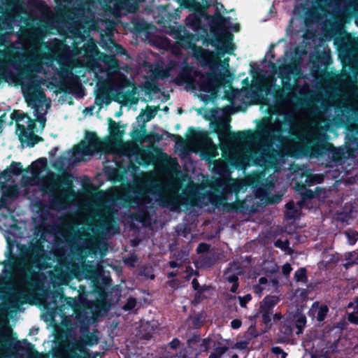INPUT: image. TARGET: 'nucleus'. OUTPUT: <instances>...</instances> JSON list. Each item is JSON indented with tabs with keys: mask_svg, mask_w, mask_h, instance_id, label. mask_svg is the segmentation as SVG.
Returning <instances> with one entry per match:
<instances>
[{
	"mask_svg": "<svg viewBox=\"0 0 358 358\" xmlns=\"http://www.w3.org/2000/svg\"><path fill=\"white\" fill-rule=\"evenodd\" d=\"M294 280L296 282L306 283L308 282L307 270L305 267H301L294 273Z\"/></svg>",
	"mask_w": 358,
	"mask_h": 358,
	"instance_id": "nucleus-34",
	"label": "nucleus"
},
{
	"mask_svg": "<svg viewBox=\"0 0 358 358\" xmlns=\"http://www.w3.org/2000/svg\"><path fill=\"white\" fill-rule=\"evenodd\" d=\"M59 316L62 319H65L67 317H76L77 319H80L82 317L87 318L88 315H41V318L45 322L50 321V324L55 327L57 324L56 322V317Z\"/></svg>",
	"mask_w": 358,
	"mask_h": 358,
	"instance_id": "nucleus-25",
	"label": "nucleus"
},
{
	"mask_svg": "<svg viewBox=\"0 0 358 358\" xmlns=\"http://www.w3.org/2000/svg\"><path fill=\"white\" fill-rule=\"evenodd\" d=\"M289 93L282 89L279 85H275L273 90V96L278 103H285L288 97Z\"/></svg>",
	"mask_w": 358,
	"mask_h": 358,
	"instance_id": "nucleus-27",
	"label": "nucleus"
},
{
	"mask_svg": "<svg viewBox=\"0 0 358 358\" xmlns=\"http://www.w3.org/2000/svg\"><path fill=\"white\" fill-rule=\"evenodd\" d=\"M262 315V319L259 326L252 324L249 329V334L252 337L256 338L268 331L273 325V322L280 321L279 332L280 339L289 341L293 338L294 335H300L303 333L306 326V317L305 315Z\"/></svg>",
	"mask_w": 358,
	"mask_h": 358,
	"instance_id": "nucleus-3",
	"label": "nucleus"
},
{
	"mask_svg": "<svg viewBox=\"0 0 358 358\" xmlns=\"http://www.w3.org/2000/svg\"><path fill=\"white\" fill-rule=\"evenodd\" d=\"M56 182L57 185L59 187H64V192L66 194L73 192V181L71 178V175L69 173L62 174V175H56Z\"/></svg>",
	"mask_w": 358,
	"mask_h": 358,
	"instance_id": "nucleus-23",
	"label": "nucleus"
},
{
	"mask_svg": "<svg viewBox=\"0 0 358 358\" xmlns=\"http://www.w3.org/2000/svg\"><path fill=\"white\" fill-rule=\"evenodd\" d=\"M135 29L140 33H145V37L148 39L151 34L150 29H154V27L150 26L146 22H136L134 24Z\"/></svg>",
	"mask_w": 358,
	"mask_h": 358,
	"instance_id": "nucleus-31",
	"label": "nucleus"
},
{
	"mask_svg": "<svg viewBox=\"0 0 358 358\" xmlns=\"http://www.w3.org/2000/svg\"><path fill=\"white\" fill-rule=\"evenodd\" d=\"M24 98L27 105L29 106H32L34 109L37 120L44 127L46 120L43 115L39 113L38 110L41 106L38 103H43L45 101L46 95L45 92L42 90L31 92L27 94Z\"/></svg>",
	"mask_w": 358,
	"mask_h": 358,
	"instance_id": "nucleus-14",
	"label": "nucleus"
},
{
	"mask_svg": "<svg viewBox=\"0 0 358 358\" xmlns=\"http://www.w3.org/2000/svg\"><path fill=\"white\" fill-rule=\"evenodd\" d=\"M316 311L317 313H328L329 307L326 304H320V302L315 301L313 303L311 309L308 313H314V312Z\"/></svg>",
	"mask_w": 358,
	"mask_h": 358,
	"instance_id": "nucleus-36",
	"label": "nucleus"
},
{
	"mask_svg": "<svg viewBox=\"0 0 358 358\" xmlns=\"http://www.w3.org/2000/svg\"><path fill=\"white\" fill-rule=\"evenodd\" d=\"M179 8H174L170 3L158 6L152 10V15L157 24L161 25L169 34L176 40L179 48L184 50H192L197 47L195 45V35L187 30H182L181 27H176L177 20L180 17Z\"/></svg>",
	"mask_w": 358,
	"mask_h": 358,
	"instance_id": "nucleus-4",
	"label": "nucleus"
},
{
	"mask_svg": "<svg viewBox=\"0 0 358 358\" xmlns=\"http://www.w3.org/2000/svg\"><path fill=\"white\" fill-rule=\"evenodd\" d=\"M264 308L266 309L267 311H268L270 309H271L277 303V299L274 296L272 297H265L264 301Z\"/></svg>",
	"mask_w": 358,
	"mask_h": 358,
	"instance_id": "nucleus-46",
	"label": "nucleus"
},
{
	"mask_svg": "<svg viewBox=\"0 0 358 358\" xmlns=\"http://www.w3.org/2000/svg\"><path fill=\"white\" fill-rule=\"evenodd\" d=\"M154 327L149 322L140 321L138 327H136V336L141 340H149L151 338Z\"/></svg>",
	"mask_w": 358,
	"mask_h": 358,
	"instance_id": "nucleus-21",
	"label": "nucleus"
},
{
	"mask_svg": "<svg viewBox=\"0 0 358 358\" xmlns=\"http://www.w3.org/2000/svg\"><path fill=\"white\" fill-rule=\"evenodd\" d=\"M223 189L226 192L231 193L234 192L237 194L240 190V186L235 183L229 184L226 185Z\"/></svg>",
	"mask_w": 358,
	"mask_h": 358,
	"instance_id": "nucleus-50",
	"label": "nucleus"
},
{
	"mask_svg": "<svg viewBox=\"0 0 358 358\" xmlns=\"http://www.w3.org/2000/svg\"><path fill=\"white\" fill-rule=\"evenodd\" d=\"M19 13L13 9L0 10V44H3L8 33L14 30V25L18 21Z\"/></svg>",
	"mask_w": 358,
	"mask_h": 358,
	"instance_id": "nucleus-11",
	"label": "nucleus"
},
{
	"mask_svg": "<svg viewBox=\"0 0 358 358\" xmlns=\"http://www.w3.org/2000/svg\"><path fill=\"white\" fill-rule=\"evenodd\" d=\"M159 205L162 207H170L173 210H176L180 208V203L177 199L169 200L163 198L160 200Z\"/></svg>",
	"mask_w": 358,
	"mask_h": 358,
	"instance_id": "nucleus-35",
	"label": "nucleus"
},
{
	"mask_svg": "<svg viewBox=\"0 0 358 358\" xmlns=\"http://www.w3.org/2000/svg\"><path fill=\"white\" fill-rule=\"evenodd\" d=\"M115 223L114 213L112 211L108 210L106 215L104 219L100 224V227L103 229L109 231Z\"/></svg>",
	"mask_w": 358,
	"mask_h": 358,
	"instance_id": "nucleus-28",
	"label": "nucleus"
},
{
	"mask_svg": "<svg viewBox=\"0 0 358 358\" xmlns=\"http://www.w3.org/2000/svg\"><path fill=\"white\" fill-rule=\"evenodd\" d=\"M297 191L301 194L302 199L305 201L315 197L314 192L310 189H308L303 184L298 186Z\"/></svg>",
	"mask_w": 358,
	"mask_h": 358,
	"instance_id": "nucleus-32",
	"label": "nucleus"
},
{
	"mask_svg": "<svg viewBox=\"0 0 358 358\" xmlns=\"http://www.w3.org/2000/svg\"><path fill=\"white\" fill-rule=\"evenodd\" d=\"M47 32L48 24L43 20L29 26L27 29L28 36L33 39H41L46 35Z\"/></svg>",
	"mask_w": 358,
	"mask_h": 358,
	"instance_id": "nucleus-19",
	"label": "nucleus"
},
{
	"mask_svg": "<svg viewBox=\"0 0 358 358\" xmlns=\"http://www.w3.org/2000/svg\"><path fill=\"white\" fill-rule=\"evenodd\" d=\"M122 6L126 9L128 13H134L139 9L140 3L145 0H119Z\"/></svg>",
	"mask_w": 358,
	"mask_h": 358,
	"instance_id": "nucleus-26",
	"label": "nucleus"
},
{
	"mask_svg": "<svg viewBox=\"0 0 358 358\" xmlns=\"http://www.w3.org/2000/svg\"><path fill=\"white\" fill-rule=\"evenodd\" d=\"M179 3L180 8H187L193 11L197 16L194 17L192 20V25L199 27L201 24V18L204 17L208 21L210 33L213 35L212 38H209L211 45L218 49V45L221 43H227L225 49L223 52H226L231 55L234 49L232 43L234 35L229 31V26L231 24V18L229 17L223 16L219 10L218 6L216 7L214 15H210L206 12L211 3L208 0H202V3L197 0H175ZM217 6L224 8L222 3L216 2Z\"/></svg>",
	"mask_w": 358,
	"mask_h": 358,
	"instance_id": "nucleus-2",
	"label": "nucleus"
},
{
	"mask_svg": "<svg viewBox=\"0 0 358 358\" xmlns=\"http://www.w3.org/2000/svg\"><path fill=\"white\" fill-rule=\"evenodd\" d=\"M188 131L189 134V137L192 138H198L204 135L202 132L196 131L195 129L192 127H189Z\"/></svg>",
	"mask_w": 358,
	"mask_h": 358,
	"instance_id": "nucleus-63",
	"label": "nucleus"
},
{
	"mask_svg": "<svg viewBox=\"0 0 358 358\" xmlns=\"http://www.w3.org/2000/svg\"><path fill=\"white\" fill-rule=\"evenodd\" d=\"M336 112H341V113H348L350 111L349 106L345 103H340L335 106Z\"/></svg>",
	"mask_w": 358,
	"mask_h": 358,
	"instance_id": "nucleus-53",
	"label": "nucleus"
},
{
	"mask_svg": "<svg viewBox=\"0 0 358 358\" xmlns=\"http://www.w3.org/2000/svg\"><path fill=\"white\" fill-rule=\"evenodd\" d=\"M134 95L135 92L134 90H128L125 92H122L120 96L126 103H129L131 105H133L138 102V99L135 97Z\"/></svg>",
	"mask_w": 358,
	"mask_h": 358,
	"instance_id": "nucleus-33",
	"label": "nucleus"
},
{
	"mask_svg": "<svg viewBox=\"0 0 358 358\" xmlns=\"http://www.w3.org/2000/svg\"><path fill=\"white\" fill-rule=\"evenodd\" d=\"M81 331L84 334L83 341H76L72 343L69 352V358H85L81 356L78 352L82 354L87 353L85 345L92 346L98 343V338L94 334L90 332V328L87 325L82 327Z\"/></svg>",
	"mask_w": 358,
	"mask_h": 358,
	"instance_id": "nucleus-12",
	"label": "nucleus"
},
{
	"mask_svg": "<svg viewBox=\"0 0 358 358\" xmlns=\"http://www.w3.org/2000/svg\"><path fill=\"white\" fill-rule=\"evenodd\" d=\"M287 213L286 217L289 220L294 219L297 214V209L294 206V201H291L286 204Z\"/></svg>",
	"mask_w": 358,
	"mask_h": 358,
	"instance_id": "nucleus-39",
	"label": "nucleus"
},
{
	"mask_svg": "<svg viewBox=\"0 0 358 358\" xmlns=\"http://www.w3.org/2000/svg\"><path fill=\"white\" fill-rule=\"evenodd\" d=\"M192 287L195 291L209 290L210 287L206 285L201 286L196 278H194L192 281Z\"/></svg>",
	"mask_w": 358,
	"mask_h": 358,
	"instance_id": "nucleus-52",
	"label": "nucleus"
},
{
	"mask_svg": "<svg viewBox=\"0 0 358 358\" xmlns=\"http://www.w3.org/2000/svg\"><path fill=\"white\" fill-rule=\"evenodd\" d=\"M345 259L346 260H352V263L358 264V250L348 252L345 255Z\"/></svg>",
	"mask_w": 358,
	"mask_h": 358,
	"instance_id": "nucleus-51",
	"label": "nucleus"
},
{
	"mask_svg": "<svg viewBox=\"0 0 358 358\" xmlns=\"http://www.w3.org/2000/svg\"><path fill=\"white\" fill-rule=\"evenodd\" d=\"M40 164L41 168H44L47 165V159L45 157L38 158L35 162L32 163V166L36 168V169H39L38 167V164Z\"/></svg>",
	"mask_w": 358,
	"mask_h": 358,
	"instance_id": "nucleus-58",
	"label": "nucleus"
},
{
	"mask_svg": "<svg viewBox=\"0 0 358 358\" xmlns=\"http://www.w3.org/2000/svg\"><path fill=\"white\" fill-rule=\"evenodd\" d=\"M225 207L228 211H238L243 208V202L238 201L236 203H227Z\"/></svg>",
	"mask_w": 358,
	"mask_h": 358,
	"instance_id": "nucleus-48",
	"label": "nucleus"
},
{
	"mask_svg": "<svg viewBox=\"0 0 358 358\" xmlns=\"http://www.w3.org/2000/svg\"><path fill=\"white\" fill-rule=\"evenodd\" d=\"M64 294L58 291L46 292L41 298V305L45 312L43 313H64L65 307L63 299Z\"/></svg>",
	"mask_w": 358,
	"mask_h": 358,
	"instance_id": "nucleus-10",
	"label": "nucleus"
},
{
	"mask_svg": "<svg viewBox=\"0 0 358 358\" xmlns=\"http://www.w3.org/2000/svg\"><path fill=\"white\" fill-rule=\"evenodd\" d=\"M211 342L212 340L210 338H204L200 344V350L202 352H207L210 348Z\"/></svg>",
	"mask_w": 358,
	"mask_h": 358,
	"instance_id": "nucleus-57",
	"label": "nucleus"
},
{
	"mask_svg": "<svg viewBox=\"0 0 358 358\" xmlns=\"http://www.w3.org/2000/svg\"><path fill=\"white\" fill-rule=\"evenodd\" d=\"M22 343L24 346L10 333L0 329V358H11L20 350L24 351L29 357L38 356V352L32 343L27 339H24Z\"/></svg>",
	"mask_w": 358,
	"mask_h": 358,
	"instance_id": "nucleus-9",
	"label": "nucleus"
},
{
	"mask_svg": "<svg viewBox=\"0 0 358 358\" xmlns=\"http://www.w3.org/2000/svg\"><path fill=\"white\" fill-rule=\"evenodd\" d=\"M203 315H195L193 316L192 315H189L188 322L192 323L194 328L199 329L202 326L203 320L205 319Z\"/></svg>",
	"mask_w": 358,
	"mask_h": 358,
	"instance_id": "nucleus-37",
	"label": "nucleus"
},
{
	"mask_svg": "<svg viewBox=\"0 0 358 358\" xmlns=\"http://www.w3.org/2000/svg\"><path fill=\"white\" fill-rule=\"evenodd\" d=\"M52 198L50 201V207L53 210L61 209L64 207L63 197L53 194L52 189H50Z\"/></svg>",
	"mask_w": 358,
	"mask_h": 358,
	"instance_id": "nucleus-30",
	"label": "nucleus"
},
{
	"mask_svg": "<svg viewBox=\"0 0 358 358\" xmlns=\"http://www.w3.org/2000/svg\"><path fill=\"white\" fill-rule=\"evenodd\" d=\"M159 109V106H147L146 109L142 110L140 114L137 116L136 120L138 123L142 124V128L145 127L146 122L155 118L157 110Z\"/></svg>",
	"mask_w": 358,
	"mask_h": 358,
	"instance_id": "nucleus-22",
	"label": "nucleus"
},
{
	"mask_svg": "<svg viewBox=\"0 0 358 358\" xmlns=\"http://www.w3.org/2000/svg\"><path fill=\"white\" fill-rule=\"evenodd\" d=\"M130 135L134 141L140 143L147 142L150 140L145 127L142 128V124H140V129H134L131 132Z\"/></svg>",
	"mask_w": 358,
	"mask_h": 358,
	"instance_id": "nucleus-24",
	"label": "nucleus"
},
{
	"mask_svg": "<svg viewBox=\"0 0 358 358\" xmlns=\"http://www.w3.org/2000/svg\"><path fill=\"white\" fill-rule=\"evenodd\" d=\"M343 324H338L332 327L324 328L322 341L326 343V347L332 352L338 350V343L342 337Z\"/></svg>",
	"mask_w": 358,
	"mask_h": 358,
	"instance_id": "nucleus-13",
	"label": "nucleus"
},
{
	"mask_svg": "<svg viewBox=\"0 0 358 358\" xmlns=\"http://www.w3.org/2000/svg\"><path fill=\"white\" fill-rule=\"evenodd\" d=\"M196 80V85L201 92L214 94L218 85L217 74L215 71L205 73L199 71H194L193 67L186 64L181 69L177 80L181 83L191 84Z\"/></svg>",
	"mask_w": 358,
	"mask_h": 358,
	"instance_id": "nucleus-7",
	"label": "nucleus"
},
{
	"mask_svg": "<svg viewBox=\"0 0 358 358\" xmlns=\"http://www.w3.org/2000/svg\"><path fill=\"white\" fill-rule=\"evenodd\" d=\"M213 124L214 131L221 141L227 139L231 142L243 143L251 141L259 137H273L274 136V130L269 125L268 119L264 120L258 124L256 133L252 130L231 131L230 124L221 120L216 121Z\"/></svg>",
	"mask_w": 358,
	"mask_h": 358,
	"instance_id": "nucleus-6",
	"label": "nucleus"
},
{
	"mask_svg": "<svg viewBox=\"0 0 358 358\" xmlns=\"http://www.w3.org/2000/svg\"><path fill=\"white\" fill-rule=\"evenodd\" d=\"M345 235L350 245H353L358 241V231L353 229H348L345 231Z\"/></svg>",
	"mask_w": 358,
	"mask_h": 358,
	"instance_id": "nucleus-40",
	"label": "nucleus"
},
{
	"mask_svg": "<svg viewBox=\"0 0 358 358\" xmlns=\"http://www.w3.org/2000/svg\"><path fill=\"white\" fill-rule=\"evenodd\" d=\"M10 173L13 176H20L24 171L22 165L20 162H13L10 164Z\"/></svg>",
	"mask_w": 358,
	"mask_h": 358,
	"instance_id": "nucleus-43",
	"label": "nucleus"
},
{
	"mask_svg": "<svg viewBox=\"0 0 358 358\" xmlns=\"http://www.w3.org/2000/svg\"><path fill=\"white\" fill-rule=\"evenodd\" d=\"M345 313H358V296L348 303Z\"/></svg>",
	"mask_w": 358,
	"mask_h": 358,
	"instance_id": "nucleus-45",
	"label": "nucleus"
},
{
	"mask_svg": "<svg viewBox=\"0 0 358 358\" xmlns=\"http://www.w3.org/2000/svg\"><path fill=\"white\" fill-rule=\"evenodd\" d=\"M229 348L226 345L217 346L214 349V351L210 353L208 358H221L227 350Z\"/></svg>",
	"mask_w": 358,
	"mask_h": 358,
	"instance_id": "nucleus-42",
	"label": "nucleus"
},
{
	"mask_svg": "<svg viewBox=\"0 0 358 358\" xmlns=\"http://www.w3.org/2000/svg\"><path fill=\"white\" fill-rule=\"evenodd\" d=\"M64 305L66 309L71 308L73 310V313H87V312L80 311L78 310L79 303L78 301L72 297H67L64 295V299H63Z\"/></svg>",
	"mask_w": 358,
	"mask_h": 358,
	"instance_id": "nucleus-29",
	"label": "nucleus"
},
{
	"mask_svg": "<svg viewBox=\"0 0 358 358\" xmlns=\"http://www.w3.org/2000/svg\"><path fill=\"white\" fill-rule=\"evenodd\" d=\"M191 347H183L180 349L178 354H177V357L179 358H192L190 356L191 353L189 352Z\"/></svg>",
	"mask_w": 358,
	"mask_h": 358,
	"instance_id": "nucleus-49",
	"label": "nucleus"
},
{
	"mask_svg": "<svg viewBox=\"0 0 358 358\" xmlns=\"http://www.w3.org/2000/svg\"><path fill=\"white\" fill-rule=\"evenodd\" d=\"M148 40L151 45L159 49L168 50L172 48L171 40L165 36L156 35L151 33Z\"/></svg>",
	"mask_w": 358,
	"mask_h": 358,
	"instance_id": "nucleus-20",
	"label": "nucleus"
},
{
	"mask_svg": "<svg viewBox=\"0 0 358 358\" xmlns=\"http://www.w3.org/2000/svg\"><path fill=\"white\" fill-rule=\"evenodd\" d=\"M248 345L249 342L248 341H239L235 343L234 348L238 350H247Z\"/></svg>",
	"mask_w": 358,
	"mask_h": 358,
	"instance_id": "nucleus-62",
	"label": "nucleus"
},
{
	"mask_svg": "<svg viewBox=\"0 0 358 358\" xmlns=\"http://www.w3.org/2000/svg\"><path fill=\"white\" fill-rule=\"evenodd\" d=\"M17 189L15 186H9L3 190L2 195L6 198H15L17 195Z\"/></svg>",
	"mask_w": 358,
	"mask_h": 358,
	"instance_id": "nucleus-44",
	"label": "nucleus"
},
{
	"mask_svg": "<svg viewBox=\"0 0 358 358\" xmlns=\"http://www.w3.org/2000/svg\"><path fill=\"white\" fill-rule=\"evenodd\" d=\"M207 290H199L196 291L195 296H194V301L196 303L201 302L203 299H206L207 296L205 295V292Z\"/></svg>",
	"mask_w": 358,
	"mask_h": 358,
	"instance_id": "nucleus-60",
	"label": "nucleus"
},
{
	"mask_svg": "<svg viewBox=\"0 0 358 358\" xmlns=\"http://www.w3.org/2000/svg\"><path fill=\"white\" fill-rule=\"evenodd\" d=\"M272 352L276 355H281V358H286L287 356V353L285 352L280 347H273Z\"/></svg>",
	"mask_w": 358,
	"mask_h": 358,
	"instance_id": "nucleus-64",
	"label": "nucleus"
},
{
	"mask_svg": "<svg viewBox=\"0 0 358 358\" xmlns=\"http://www.w3.org/2000/svg\"><path fill=\"white\" fill-rule=\"evenodd\" d=\"M201 341V336L198 334H194L191 338L187 339V345L189 347H192V345H196L199 343Z\"/></svg>",
	"mask_w": 358,
	"mask_h": 358,
	"instance_id": "nucleus-59",
	"label": "nucleus"
},
{
	"mask_svg": "<svg viewBox=\"0 0 358 358\" xmlns=\"http://www.w3.org/2000/svg\"><path fill=\"white\" fill-rule=\"evenodd\" d=\"M108 132L110 136L107 142H103L95 132L87 131L85 134V141H81L73 148V155L80 156H90L101 151L104 145H115L121 142L124 130L120 129V126L111 117L108 118Z\"/></svg>",
	"mask_w": 358,
	"mask_h": 358,
	"instance_id": "nucleus-5",
	"label": "nucleus"
},
{
	"mask_svg": "<svg viewBox=\"0 0 358 358\" xmlns=\"http://www.w3.org/2000/svg\"><path fill=\"white\" fill-rule=\"evenodd\" d=\"M20 255L8 251L7 260L1 263L4 268L0 274V313H17L22 306L33 299L38 282L35 268H46L48 255L43 242L37 240L18 246Z\"/></svg>",
	"mask_w": 358,
	"mask_h": 358,
	"instance_id": "nucleus-1",
	"label": "nucleus"
},
{
	"mask_svg": "<svg viewBox=\"0 0 358 358\" xmlns=\"http://www.w3.org/2000/svg\"><path fill=\"white\" fill-rule=\"evenodd\" d=\"M12 120L16 122V124H19V122L24 120V119L30 120V117L27 113H20L19 110H14L10 114Z\"/></svg>",
	"mask_w": 358,
	"mask_h": 358,
	"instance_id": "nucleus-41",
	"label": "nucleus"
},
{
	"mask_svg": "<svg viewBox=\"0 0 358 358\" xmlns=\"http://www.w3.org/2000/svg\"><path fill=\"white\" fill-rule=\"evenodd\" d=\"M112 315L113 316L114 315ZM116 315V317L114 318L113 320V321L110 322V326H109L108 336L111 338H113L115 336H117L118 335V334L117 332H115V330L117 329V328L118 327V325L120 324L118 317L120 316L121 315Z\"/></svg>",
	"mask_w": 358,
	"mask_h": 358,
	"instance_id": "nucleus-38",
	"label": "nucleus"
},
{
	"mask_svg": "<svg viewBox=\"0 0 358 358\" xmlns=\"http://www.w3.org/2000/svg\"><path fill=\"white\" fill-rule=\"evenodd\" d=\"M239 303L241 307H245L246 304L252 299V296L250 294H245L243 296H239Z\"/></svg>",
	"mask_w": 358,
	"mask_h": 358,
	"instance_id": "nucleus-61",
	"label": "nucleus"
},
{
	"mask_svg": "<svg viewBox=\"0 0 358 358\" xmlns=\"http://www.w3.org/2000/svg\"><path fill=\"white\" fill-rule=\"evenodd\" d=\"M17 131H20V134L19 135L20 141L22 143L25 141L29 148H33L36 144L44 141L43 138L41 136H39L34 133L28 132L26 130V127L23 124H17Z\"/></svg>",
	"mask_w": 358,
	"mask_h": 358,
	"instance_id": "nucleus-18",
	"label": "nucleus"
},
{
	"mask_svg": "<svg viewBox=\"0 0 358 358\" xmlns=\"http://www.w3.org/2000/svg\"><path fill=\"white\" fill-rule=\"evenodd\" d=\"M210 245L206 243H200L196 248L198 254L206 252L210 250Z\"/></svg>",
	"mask_w": 358,
	"mask_h": 358,
	"instance_id": "nucleus-56",
	"label": "nucleus"
},
{
	"mask_svg": "<svg viewBox=\"0 0 358 358\" xmlns=\"http://www.w3.org/2000/svg\"><path fill=\"white\" fill-rule=\"evenodd\" d=\"M136 305V300L134 297L130 296L127 299L126 303L123 306V309L125 311H130L133 310Z\"/></svg>",
	"mask_w": 358,
	"mask_h": 358,
	"instance_id": "nucleus-47",
	"label": "nucleus"
},
{
	"mask_svg": "<svg viewBox=\"0 0 358 358\" xmlns=\"http://www.w3.org/2000/svg\"><path fill=\"white\" fill-rule=\"evenodd\" d=\"M134 196L127 194L122 196V200L128 206L143 205L150 203L151 200L143 187L135 188L133 190Z\"/></svg>",
	"mask_w": 358,
	"mask_h": 358,
	"instance_id": "nucleus-16",
	"label": "nucleus"
},
{
	"mask_svg": "<svg viewBox=\"0 0 358 358\" xmlns=\"http://www.w3.org/2000/svg\"><path fill=\"white\" fill-rule=\"evenodd\" d=\"M193 55L202 66H208L210 71H215L218 67V64H215L212 62V56L208 50L198 46L194 50Z\"/></svg>",
	"mask_w": 358,
	"mask_h": 358,
	"instance_id": "nucleus-17",
	"label": "nucleus"
},
{
	"mask_svg": "<svg viewBox=\"0 0 358 358\" xmlns=\"http://www.w3.org/2000/svg\"><path fill=\"white\" fill-rule=\"evenodd\" d=\"M274 245L282 250H285L289 247V241L287 240L282 241L281 239H278L275 241Z\"/></svg>",
	"mask_w": 358,
	"mask_h": 358,
	"instance_id": "nucleus-54",
	"label": "nucleus"
},
{
	"mask_svg": "<svg viewBox=\"0 0 358 358\" xmlns=\"http://www.w3.org/2000/svg\"><path fill=\"white\" fill-rule=\"evenodd\" d=\"M285 72L282 73V72L280 73L279 77L281 78L282 81L284 82H292V77H291V71L288 68L285 69Z\"/></svg>",
	"mask_w": 358,
	"mask_h": 358,
	"instance_id": "nucleus-55",
	"label": "nucleus"
},
{
	"mask_svg": "<svg viewBox=\"0 0 358 358\" xmlns=\"http://www.w3.org/2000/svg\"><path fill=\"white\" fill-rule=\"evenodd\" d=\"M279 156V150L268 146L267 149L262 151L256 158L255 163L264 168H273L278 163Z\"/></svg>",
	"mask_w": 358,
	"mask_h": 358,
	"instance_id": "nucleus-15",
	"label": "nucleus"
},
{
	"mask_svg": "<svg viewBox=\"0 0 358 358\" xmlns=\"http://www.w3.org/2000/svg\"><path fill=\"white\" fill-rule=\"evenodd\" d=\"M300 150L304 155L310 157L317 158L331 153V158L334 162H339L343 157V151L336 148L331 143L324 141L320 134H308L300 145Z\"/></svg>",
	"mask_w": 358,
	"mask_h": 358,
	"instance_id": "nucleus-8",
	"label": "nucleus"
}]
</instances>
